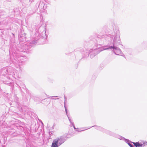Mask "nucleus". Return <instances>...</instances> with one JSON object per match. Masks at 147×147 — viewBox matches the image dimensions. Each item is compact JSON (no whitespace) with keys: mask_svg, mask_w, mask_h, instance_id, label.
Wrapping results in <instances>:
<instances>
[{"mask_svg":"<svg viewBox=\"0 0 147 147\" xmlns=\"http://www.w3.org/2000/svg\"><path fill=\"white\" fill-rule=\"evenodd\" d=\"M65 141V138L62 137L57 138L53 140L51 147H59Z\"/></svg>","mask_w":147,"mask_h":147,"instance_id":"obj_1","label":"nucleus"},{"mask_svg":"<svg viewBox=\"0 0 147 147\" xmlns=\"http://www.w3.org/2000/svg\"><path fill=\"white\" fill-rule=\"evenodd\" d=\"M14 71V70L12 67H10L2 69L1 70V72L2 75L3 76H5L6 74H7L13 77V76L15 75Z\"/></svg>","mask_w":147,"mask_h":147,"instance_id":"obj_2","label":"nucleus"},{"mask_svg":"<svg viewBox=\"0 0 147 147\" xmlns=\"http://www.w3.org/2000/svg\"><path fill=\"white\" fill-rule=\"evenodd\" d=\"M113 46H117L121 44L120 34L119 30H117L116 32L115 36L113 40Z\"/></svg>","mask_w":147,"mask_h":147,"instance_id":"obj_3","label":"nucleus"},{"mask_svg":"<svg viewBox=\"0 0 147 147\" xmlns=\"http://www.w3.org/2000/svg\"><path fill=\"white\" fill-rule=\"evenodd\" d=\"M117 46H109L108 47L105 49V50L109 49H112L113 52L116 55H122L121 54L122 53L121 49L118 47H116Z\"/></svg>","mask_w":147,"mask_h":147,"instance_id":"obj_4","label":"nucleus"},{"mask_svg":"<svg viewBox=\"0 0 147 147\" xmlns=\"http://www.w3.org/2000/svg\"><path fill=\"white\" fill-rule=\"evenodd\" d=\"M94 127L95 129H96L98 130L102 131L104 132H105L106 133L109 134L113 136L114 135V134L112 132L110 131H109L105 129L102 127L95 125L92 126V127Z\"/></svg>","mask_w":147,"mask_h":147,"instance_id":"obj_5","label":"nucleus"},{"mask_svg":"<svg viewBox=\"0 0 147 147\" xmlns=\"http://www.w3.org/2000/svg\"><path fill=\"white\" fill-rule=\"evenodd\" d=\"M94 35L95 36L98 38H105L108 39H110V40L112 39L113 37V36L111 35H98L97 34H94Z\"/></svg>","mask_w":147,"mask_h":147,"instance_id":"obj_6","label":"nucleus"},{"mask_svg":"<svg viewBox=\"0 0 147 147\" xmlns=\"http://www.w3.org/2000/svg\"><path fill=\"white\" fill-rule=\"evenodd\" d=\"M21 62V61H20L19 59H18L17 58L15 59L14 61H13V63L16 67L19 68L20 69V71H22L20 67Z\"/></svg>","mask_w":147,"mask_h":147,"instance_id":"obj_7","label":"nucleus"},{"mask_svg":"<svg viewBox=\"0 0 147 147\" xmlns=\"http://www.w3.org/2000/svg\"><path fill=\"white\" fill-rule=\"evenodd\" d=\"M131 143H132L134 146L136 147H142L143 145L142 144H140L138 142H131Z\"/></svg>","mask_w":147,"mask_h":147,"instance_id":"obj_8","label":"nucleus"},{"mask_svg":"<svg viewBox=\"0 0 147 147\" xmlns=\"http://www.w3.org/2000/svg\"><path fill=\"white\" fill-rule=\"evenodd\" d=\"M117 138H118V139H120V140H122L124 139L125 142H126V141H127V142L129 141V140H128V139H125L123 137H122V136H119V135H118V136H117Z\"/></svg>","mask_w":147,"mask_h":147,"instance_id":"obj_9","label":"nucleus"},{"mask_svg":"<svg viewBox=\"0 0 147 147\" xmlns=\"http://www.w3.org/2000/svg\"><path fill=\"white\" fill-rule=\"evenodd\" d=\"M67 117H68V119H69V120L70 122V123L73 126V127H74V128L75 129H76V128H75V126H74V123L72 122H71V119H70V118H69V117L68 116V115H67Z\"/></svg>","mask_w":147,"mask_h":147,"instance_id":"obj_10","label":"nucleus"},{"mask_svg":"<svg viewBox=\"0 0 147 147\" xmlns=\"http://www.w3.org/2000/svg\"><path fill=\"white\" fill-rule=\"evenodd\" d=\"M131 142V141H130L129 140V142H127V141H126V142L129 145V146L130 147H134L130 143H129V142Z\"/></svg>","mask_w":147,"mask_h":147,"instance_id":"obj_11","label":"nucleus"},{"mask_svg":"<svg viewBox=\"0 0 147 147\" xmlns=\"http://www.w3.org/2000/svg\"><path fill=\"white\" fill-rule=\"evenodd\" d=\"M47 97L49 98L52 99V97H57V96H49V95H47Z\"/></svg>","mask_w":147,"mask_h":147,"instance_id":"obj_12","label":"nucleus"},{"mask_svg":"<svg viewBox=\"0 0 147 147\" xmlns=\"http://www.w3.org/2000/svg\"><path fill=\"white\" fill-rule=\"evenodd\" d=\"M97 46L95 48H94V50H93V51H92V53H94L95 52H96V51L95 50L97 49Z\"/></svg>","mask_w":147,"mask_h":147,"instance_id":"obj_13","label":"nucleus"},{"mask_svg":"<svg viewBox=\"0 0 147 147\" xmlns=\"http://www.w3.org/2000/svg\"><path fill=\"white\" fill-rule=\"evenodd\" d=\"M5 84H6L8 85H10L11 84H12V83H11V82H5Z\"/></svg>","mask_w":147,"mask_h":147,"instance_id":"obj_14","label":"nucleus"},{"mask_svg":"<svg viewBox=\"0 0 147 147\" xmlns=\"http://www.w3.org/2000/svg\"><path fill=\"white\" fill-rule=\"evenodd\" d=\"M64 107H65V109L66 113V114L67 115V109L66 107L65 106V105Z\"/></svg>","mask_w":147,"mask_h":147,"instance_id":"obj_15","label":"nucleus"},{"mask_svg":"<svg viewBox=\"0 0 147 147\" xmlns=\"http://www.w3.org/2000/svg\"><path fill=\"white\" fill-rule=\"evenodd\" d=\"M36 41H35V40L34 41V40H33L32 41V43L33 44H35L36 43Z\"/></svg>","mask_w":147,"mask_h":147,"instance_id":"obj_16","label":"nucleus"},{"mask_svg":"<svg viewBox=\"0 0 147 147\" xmlns=\"http://www.w3.org/2000/svg\"><path fill=\"white\" fill-rule=\"evenodd\" d=\"M101 32H100V33H102V34L104 33H105V31L104 30L102 31V30H101Z\"/></svg>","mask_w":147,"mask_h":147,"instance_id":"obj_17","label":"nucleus"},{"mask_svg":"<svg viewBox=\"0 0 147 147\" xmlns=\"http://www.w3.org/2000/svg\"><path fill=\"white\" fill-rule=\"evenodd\" d=\"M46 7H47V5H44L43 7V8L44 9H45L46 8Z\"/></svg>","mask_w":147,"mask_h":147,"instance_id":"obj_18","label":"nucleus"},{"mask_svg":"<svg viewBox=\"0 0 147 147\" xmlns=\"http://www.w3.org/2000/svg\"><path fill=\"white\" fill-rule=\"evenodd\" d=\"M64 98H65V101L66 100V97L64 95Z\"/></svg>","mask_w":147,"mask_h":147,"instance_id":"obj_19","label":"nucleus"},{"mask_svg":"<svg viewBox=\"0 0 147 147\" xmlns=\"http://www.w3.org/2000/svg\"><path fill=\"white\" fill-rule=\"evenodd\" d=\"M55 125V124H54L53 126H52V129H54Z\"/></svg>","mask_w":147,"mask_h":147,"instance_id":"obj_20","label":"nucleus"},{"mask_svg":"<svg viewBox=\"0 0 147 147\" xmlns=\"http://www.w3.org/2000/svg\"><path fill=\"white\" fill-rule=\"evenodd\" d=\"M52 134V132H49V134L50 135L51 134Z\"/></svg>","mask_w":147,"mask_h":147,"instance_id":"obj_21","label":"nucleus"},{"mask_svg":"<svg viewBox=\"0 0 147 147\" xmlns=\"http://www.w3.org/2000/svg\"><path fill=\"white\" fill-rule=\"evenodd\" d=\"M52 99L55 100V99H56V98H52ZM57 99H58V98H57Z\"/></svg>","mask_w":147,"mask_h":147,"instance_id":"obj_22","label":"nucleus"},{"mask_svg":"<svg viewBox=\"0 0 147 147\" xmlns=\"http://www.w3.org/2000/svg\"><path fill=\"white\" fill-rule=\"evenodd\" d=\"M146 145H147V142H146Z\"/></svg>","mask_w":147,"mask_h":147,"instance_id":"obj_23","label":"nucleus"}]
</instances>
